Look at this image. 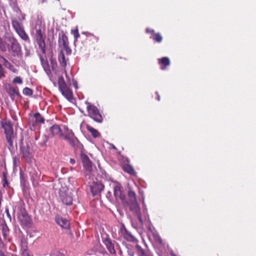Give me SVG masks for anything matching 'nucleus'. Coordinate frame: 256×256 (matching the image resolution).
Instances as JSON below:
<instances>
[{
  "mask_svg": "<svg viewBox=\"0 0 256 256\" xmlns=\"http://www.w3.org/2000/svg\"><path fill=\"white\" fill-rule=\"evenodd\" d=\"M158 100H160V96H158Z\"/></svg>",
  "mask_w": 256,
  "mask_h": 256,
  "instance_id": "13d9d810",
  "label": "nucleus"
},
{
  "mask_svg": "<svg viewBox=\"0 0 256 256\" xmlns=\"http://www.w3.org/2000/svg\"><path fill=\"white\" fill-rule=\"evenodd\" d=\"M112 148L114 150L116 149V147L113 144L112 146Z\"/></svg>",
  "mask_w": 256,
  "mask_h": 256,
  "instance_id": "864d4df0",
  "label": "nucleus"
},
{
  "mask_svg": "<svg viewBox=\"0 0 256 256\" xmlns=\"http://www.w3.org/2000/svg\"><path fill=\"white\" fill-rule=\"evenodd\" d=\"M18 35L20 37V38L25 40L27 41L29 40V38L28 35L26 32L24 28L22 29L21 30H18L16 32Z\"/></svg>",
  "mask_w": 256,
  "mask_h": 256,
  "instance_id": "c85d7f7f",
  "label": "nucleus"
},
{
  "mask_svg": "<svg viewBox=\"0 0 256 256\" xmlns=\"http://www.w3.org/2000/svg\"><path fill=\"white\" fill-rule=\"evenodd\" d=\"M119 234L124 239L128 242L134 243L138 242V240L135 236L128 231L124 226L120 228Z\"/></svg>",
  "mask_w": 256,
  "mask_h": 256,
  "instance_id": "9d476101",
  "label": "nucleus"
},
{
  "mask_svg": "<svg viewBox=\"0 0 256 256\" xmlns=\"http://www.w3.org/2000/svg\"><path fill=\"white\" fill-rule=\"evenodd\" d=\"M20 152L22 155V158H23L26 162H32L33 156L30 152V147L29 146H21L20 147Z\"/></svg>",
  "mask_w": 256,
  "mask_h": 256,
  "instance_id": "9b49d317",
  "label": "nucleus"
},
{
  "mask_svg": "<svg viewBox=\"0 0 256 256\" xmlns=\"http://www.w3.org/2000/svg\"><path fill=\"white\" fill-rule=\"evenodd\" d=\"M80 158L85 170L90 172L92 170V164L88 156L86 154L82 152L80 154Z\"/></svg>",
  "mask_w": 256,
  "mask_h": 256,
  "instance_id": "4468645a",
  "label": "nucleus"
},
{
  "mask_svg": "<svg viewBox=\"0 0 256 256\" xmlns=\"http://www.w3.org/2000/svg\"><path fill=\"white\" fill-rule=\"evenodd\" d=\"M0 48L3 52H5L6 50L5 44L1 40H0Z\"/></svg>",
  "mask_w": 256,
  "mask_h": 256,
  "instance_id": "c03bdc74",
  "label": "nucleus"
},
{
  "mask_svg": "<svg viewBox=\"0 0 256 256\" xmlns=\"http://www.w3.org/2000/svg\"><path fill=\"white\" fill-rule=\"evenodd\" d=\"M124 171L132 176H135L136 172L133 166L130 164H124L122 166Z\"/></svg>",
  "mask_w": 256,
  "mask_h": 256,
  "instance_id": "5701e85b",
  "label": "nucleus"
},
{
  "mask_svg": "<svg viewBox=\"0 0 256 256\" xmlns=\"http://www.w3.org/2000/svg\"><path fill=\"white\" fill-rule=\"evenodd\" d=\"M150 38H152L157 42H161L162 40V37L160 33H154L151 36Z\"/></svg>",
  "mask_w": 256,
  "mask_h": 256,
  "instance_id": "c756f323",
  "label": "nucleus"
},
{
  "mask_svg": "<svg viewBox=\"0 0 256 256\" xmlns=\"http://www.w3.org/2000/svg\"><path fill=\"white\" fill-rule=\"evenodd\" d=\"M12 24L16 32L24 28L22 24L16 20H12Z\"/></svg>",
  "mask_w": 256,
  "mask_h": 256,
  "instance_id": "b1692460",
  "label": "nucleus"
},
{
  "mask_svg": "<svg viewBox=\"0 0 256 256\" xmlns=\"http://www.w3.org/2000/svg\"><path fill=\"white\" fill-rule=\"evenodd\" d=\"M128 200L122 202L123 205L128 208L130 210L138 217V218L141 224H143V220L140 212V208L138 202L136 194V192L131 189H129L128 192Z\"/></svg>",
  "mask_w": 256,
  "mask_h": 256,
  "instance_id": "f257e3e1",
  "label": "nucleus"
},
{
  "mask_svg": "<svg viewBox=\"0 0 256 256\" xmlns=\"http://www.w3.org/2000/svg\"><path fill=\"white\" fill-rule=\"evenodd\" d=\"M50 132L52 136L59 134L60 136H64L62 132V130L60 126L57 124H54L50 128Z\"/></svg>",
  "mask_w": 256,
  "mask_h": 256,
  "instance_id": "aec40b11",
  "label": "nucleus"
},
{
  "mask_svg": "<svg viewBox=\"0 0 256 256\" xmlns=\"http://www.w3.org/2000/svg\"><path fill=\"white\" fill-rule=\"evenodd\" d=\"M12 82L14 84H22V78L20 76H16L13 79Z\"/></svg>",
  "mask_w": 256,
  "mask_h": 256,
  "instance_id": "79ce46f5",
  "label": "nucleus"
},
{
  "mask_svg": "<svg viewBox=\"0 0 256 256\" xmlns=\"http://www.w3.org/2000/svg\"><path fill=\"white\" fill-rule=\"evenodd\" d=\"M3 178H2V186L4 188H9V184L6 178V173L3 172Z\"/></svg>",
  "mask_w": 256,
  "mask_h": 256,
  "instance_id": "2f4dec72",
  "label": "nucleus"
},
{
  "mask_svg": "<svg viewBox=\"0 0 256 256\" xmlns=\"http://www.w3.org/2000/svg\"><path fill=\"white\" fill-rule=\"evenodd\" d=\"M1 229L2 232V236L5 240L8 239L9 234V229L7 225L4 223L1 225Z\"/></svg>",
  "mask_w": 256,
  "mask_h": 256,
  "instance_id": "bb28decb",
  "label": "nucleus"
},
{
  "mask_svg": "<svg viewBox=\"0 0 256 256\" xmlns=\"http://www.w3.org/2000/svg\"><path fill=\"white\" fill-rule=\"evenodd\" d=\"M60 198L64 204L70 206L72 204L73 198L72 194L68 190L60 192Z\"/></svg>",
  "mask_w": 256,
  "mask_h": 256,
  "instance_id": "1a4fd4ad",
  "label": "nucleus"
},
{
  "mask_svg": "<svg viewBox=\"0 0 256 256\" xmlns=\"http://www.w3.org/2000/svg\"><path fill=\"white\" fill-rule=\"evenodd\" d=\"M8 41L10 42L8 46V52L12 53L13 56H18L21 50L20 44L14 38H9Z\"/></svg>",
  "mask_w": 256,
  "mask_h": 256,
  "instance_id": "0eeeda50",
  "label": "nucleus"
},
{
  "mask_svg": "<svg viewBox=\"0 0 256 256\" xmlns=\"http://www.w3.org/2000/svg\"><path fill=\"white\" fill-rule=\"evenodd\" d=\"M50 256H64V255L60 252V250H54L52 252Z\"/></svg>",
  "mask_w": 256,
  "mask_h": 256,
  "instance_id": "e433bc0d",
  "label": "nucleus"
},
{
  "mask_svg": "<svg viewBox=\"0 0 256 256\" xmlns=\"http://www.w3.org/2000/svg\"><path fill=\"white\" fill-rule=\"evenodd\" d=\"M90 39H92V38H93L94 39H95L96 40H98V38L94 36L93 35H90Z\"/></svg>",
  "mask_w": 256,
  "mask_h": 256,
  "instance_id": "8fccbe9b",
  "label": "nucleus"
},
{
  "mask_svg": "<svg viewBox=\"0 0 256 256\" xmlns=\"http://www.w3.org/2000/svg\"><path fill=\"white\" fill-rule=\"evenodd\" d=\"M5 88L8 94L12 99L14 98L16 96H20L18 92V88L17 86H12L10 84H6L5 86Z\"/></svg>",
  "mask_w": 256,
  "mask_h": 256,
  "instance_id": "ddd939ff",
  "label": "nucleus"
},
{
  "mask_svg": "<svg viewBox=\"0 0 256 256\" xmlns=\"http://www.w3.org/2000/svg\"><path fill=\"white\" fill-rule=\"evenodd\" d=\"M44 118L38 112L33 114H30V116L29 123L33 126L38 124H44Z\"/></svg>",
  "mask_w": 256,
  "mask_h": 256,
  "instance_id": "f8f14e48",
  "label": "nucleus"
},
{
  "mask_svg": "<svg viewBox=\"0 0 256 256\" xmlns=\"http://www.w3.org/2000/svg\"><path fill=\"white\" fill-rule=\"evenodd\" d=\"M29 173L32 182L35 181L40 176V174L34 168H31Z\"/></svg>",
  "mask_w": 256,
  "mask_h": 256,
  "instance_id": "a878e982",
  "label": "nucleus"
},
{
  "mask_svg": "<svg viewBox=\"0 0 256 256\" xmlns=\"http://www.w3.org/2000/svg\"><path fill=\"white\" fill-rule=\"evenodd\" d=\"M136 254L138 256H153L152 254L146 252L144 249L142 248L140 246L136 244Z\"/></svg>",
  "mask_w": 256,
  "mask_h": 256,
  "instance_id": "412c9836",
  "label": "nucleus"
},
{
  "mask_svg": "<svg viewBox=\"0 0 256 256\" xmlns=\"http://www.w3.org/2000/svg\"><path fill=\"white\" fill-rule=\"evenodd\" d=\"M104 188V186L100 182H94L91 186V191L94 196L100 193Z\"/></svg>",
  "mask_w": 256,
  "mask_h": 256,
  "instance_id": "f3484780",
  "label": "nucleus"
},
{
  "mask_svg": "<svg viewBox=\"0 0 256 256\" xmlns=\"http://www.w3.org/2000/svg\"><path fill=\"white\" fill-rule=\"evenodd\" d=\"M72 34L74 35L75 40H77L78 38L80 37V34L78 28L72 30Z\"/></svg>",
  "mask_w": 256,
  "mask_h": 256,
  "instance_id": "a19ab883",
  "label": "nucleus"
},
{
  "mask_svg": "<svg viewBox=\"0 0 256 256\" xmlns=\"http://www.w3.org/2000/svg\"><path fill=\"white\" fill-rule=\"evenodd\" d=\"M120 248V250H119V253L120 255L122 254V250H120V248Z\"/></svg>",
  "mask_w": 256,
  "mask_h": 256,
  "instance_id": "3c124183",
  "label": "nucleus"
},
{
  "mask_svg": "<svg viewBox=\"0 0 256 256\" xmlns=\"http://www.w3.org/2000/svg\"><path fill=\"white\" fill-rule=\"evenodd\" d=\"M56 222L60 226L64 229L68 230L70 228V222L66 218H64L59 216H56L55 218Z\"/></svg>",
  "mask_w": 256,
  "mask_h": 256,
  "instance_id": "dca6fc26",
  "label": "nucleus"
},
{
  "mask_svg": "<svg viewBox=\"0 0 256 256\" xmlns=\"http://www.w3.org/2000/svg\"><path fill=\"white\" fill-rule=\"evenodd\" d=\"M22 256H31L28 248L20 250Z\"/></svg>",
  "mask_w": 256,
  "mask_h": 256,
  "instance_id": "37998d69",
  "label": "nucleus"
},
{
  "mask_svg": "<svg viewBox=\"0 0 256 256\" xmlns=\"http://www.w3.org/2000/svg\"><path fill=\"white\" fill-rule=\"evenodd\" d=\"M22 93L26 96H32L33 94V90L28 87L24 88L22 90Z\"/></svg>",
  "mask_w": 256,
  "mask_h": 256,
  "instance_id": "473e14b6",
  "label": "nucleus"
},
{
  "mask_svg": "<svg viewBox=\"0 0 256 256\" xmlns=\"http://www.w3.org/2000/svg\"><path fill=\"white\" fill-rule=\"evenodd\" d=\"M43 66H44V68H45V66H48V63L46 62V64H43Z\"/></svg>",
  "mask_w": 256,
  "mask_h": 256,
  "instance_id": "603ef678",
  "label": "nucleus"
},
{
  "mask_svg": "<svg viewBox=\"0 0 256 256\" xmlns=\"http://www.w3.org/2000/svg\"><path fill=\"white\" fill-rule=\"evenodd\" d=\"M171 254H172V256H176L175 254H172V253H171Z\"/></svg>",
  "mask_w": 256,
  "mask_h": 256,
  "instance_id": "6e6d98bb",
  "label": "nucleus"
},
{
  "mask_svg": "<svg viewBox=\"0 0 256 256\" xmlns=\"http://www.w3.org/2000/svg\"><path fill=\"white\" fill-rule=\"evenodd\" d=\"M65 52H66V54L70 55L72 53V50L70 48L69 46V44H67L66 46H62Z\"/></svg>",
  "mask_w": 256,
  "mask_h": 256,
  "instance_id": "58836bf2",
  "label": "nucleus"
},
{
  "mask_svg": "<svg viewBox=\"0 0 256 256\" xmlns=\"http://www.w3.org/2000/svg\"><path fill=\"white\" fill-rule=\"evenodd\" d=\"M65 52H66V54L70 55L72 53V50L70 48L69 46V44H67L66 46H62Z\"/></svg>",
  "mask_w": 256,
  "mask_h": 256,
  "instance_id": "ea45409f",
  "label": "nucleus"
},
{
  "mask_svg": "<svg viewBox=\"0 0 256 256\" xmlns=\"http://www.w3.org/2000/svg\"><path fill=\"white\" fill-rule=\"evenodd\" d=\"M158 63L160 66V68L162 70H165L166 66L170 65V58L168 57H163L161 58L158 59Z\"/></svg>",
  "mask_w": 256,
  "mask_h": 256,
  "instance_id": "a211bd4d",
  "label": "nucleus"
},
{
  "mask_svg": "<svg viewBox=\"0 0 256 256\" xmlns=\"http://www.w3.org/2000/svg\"><path fill=\"white\" fill-rule=\"evenodd\" d=\"M0 58L2 60L3 65L6 68H8L10 70L14 73H16L18 72V70L6 58L2 56H0Z\"/></svg>",
  "mask_w": 256,
  "mask_h": 256,
  "instance_id": "4be33fe9",
  "label": "nucleus"
},
{
  "mask_svg": "<svg viewBox=\"0 0 256 256\" xmlns=\"http://www.w3.org/2000/svg\"><path fill=\"white\" fill-rule=\"evenodd\" d=\"M50 62H51V64H52V68H54V64H56V62H54V60H50Z\"/></svg>",
  "mask_w": 256,
  "mask_h": 256,
  "instance_id": "de8ad7c7",
  "label": "nucleus"
},
{
  "mask_svg": "<svg viewBox=\"0 0 256 256\" xmlns=\"http://www.w3.org/2000/svg\"><path fill=\"white\" fill-rule=\"evenodd\" d=\"M58 88L62 94L69 101H70L73 98L72 92L66 84L62 76L58 78Z\"/></svg>",
  "mask_w": 256,
  "mask_h": 256,
  "instance_id": "39448f33",
  "label": "nucleus"
},
{
  "mask_svg": "<svg viewBox=\"0 0 256 256\" xmlns=\"http://www.w3.org/2000/svg\"><path fill=\"white\" fill-rule=\"evenodd\" d=\"M70 162L72 164H74L75 163V160L74 158H70Z\"/></svg>",
  "mask_w": 256,
  "mask_h": 256,
  "instance_id": "09e8293b",
  "label": "nucleus"
},
{
  "mask_svg": "<svg viewBox=\"0 0 256 256\" xmlns=\"http://www.w3.org/2000/svg\"><path fill=\"white\" fill-rule=\"evenodd\" d=\"M45 32L44 29L40 26L36 28L35 40L38 46L40 49L42 54L46 53V42H45Z\"/></svg>",
  "mask_w": 256,
  "mask_h": 256,
  "instance_id": "7ed1b4c3",
  "label": "nucleus"
},
{
  "mask_svg": "<svg viewBox=\"0 0 256 256\" xmlns=\"http://www.w3.org/2000/svg\"><path fill=\"white\" fill-rule=\"evenodd\" d=\"M62 136L64 139L70 138L74 137V134L71 130L66 128V134L65 136Z\"/></svg>",
  "mask_w": 256,
  "mask_h": 256,
  "instance_id": "f704fd0d",
  "label": "nucleus"
},
{
  "mask_svg": "<svg viewBox=\"0 0 256 256\" xmlns=\"http://www.w3.org/2000/svg\"><path fill=\"white\" fill-rule=\"evenodd\" d=\"M102 242L110 254L116 255V250L115 248H120L119 244L116 241L112 240L108 236L102 238Z\"/></svg>",
  "mask_w": 256,
  "mask_h": 256,
  "instance_id": "6e6552de",
  "label": "nucleus"
},
{
  "mask_svg": "<svg viewBox=\"0 0 256 256\" xmlns=\"http://www.w3.org/2000/svg\"><path fill=\"white\" fill-rule=\"evenodd\" d=\"M28 247V242L26 238L22 237L20 240V250L26 249Z\"/></svg>",
  "mask_w": 256,
  "mask_h": 256,
  "instance_id": "7c9ffc66",
  "label": "nucleus"
},
{
  "mask_svg": "<svg viewBox=\"0 0 256 256\" xmlns=\"http://www.w3.org/2000/svg\"><path fill=\"white\" fill-rule=\"evenodd\" d=\"M86 129L91 134L92 136L94 138H98L99 135L100 133L99 132L94 128L92 127L91 126L89 125L86 126Z\"/></svg>",
  "mask_w": 256,
  "mask_h": 256,
  "instance_id": "cd10ccee",
  "label": "nucleus"
},
{
  "mask_svg": "<svg viewBox=\"0 0 256 256\" xmlns=\"http://www.w3.org/2000/svg\"><path fill=\"white\" fill-rule=\"evenodd\" d=\"M58 43L59 44V46H62L64 45H66L67 44H69L68 38L65 33L62 31L59 34V37L58 40Z\"/></svg>",
  "mask_w": 256,
  "mask_h": 256,
  "instance_id": "6ab92c4d",
  "label": "nucleus"
},
{
  "mask_svg": "<svg viewBox=\"0 0 256 256\" xmlns=\"http://www.w3.org/2000/svg\"><path fill=\"white\" fill-rule=\"evenodd\" d=\"M12 162H13L14 166L15 168L17 167L19 165V164H20L19 158L16 156L13 157Z\"/></svg>",
  "mask_w": 256,
  "mask_h": 256,
  "instance_id": "4c0bfd02",
  "label": "nucleus"
},
{
  "mask_svg": "<svg viewBox=\"0 0 256 256\" xmlns=\"http://www.w3.org/2000/svg\"><path fill=\"white\" fill-rule=\"evenodd\" d=\"M85 103L86 104L88 116L95 122L101 123L103 120V118L97 107L88 101H86Z\"/></svg>",
  "mask_w": 256,
  "mask_h": 256,
  "instance_id": "20e7f679",
  "label": "nucleus"
},
{
  "mask_svg": "<svg viewBox=\"0 0 256 256\" xmlns=\"http://www.w3.org/2000/svg\"><path fill=\"white\" fill-rule=\"evenodd\" d=\"M4 76H2V73H0V79L4 77Z\"/></svg>",
  "mask_w": 256,
  "mask_h": 256,
  "instance_id": "5fc2aeb1",
  "label": "nucleus"
},
{
  "mask_svg": "<svg viewBox=\"0 0 256 256\" xmlns=\"http://www.w3.org/2000/svg\"><path fill=\"white\" fill-rule=\"evenodd\" d=\"M18 220L22 227L30 228L32 219L25 209H22L18 216Z\"/></svg>",
  "mask_w": 256,
  "mask_h": 256,
  "instance_id": "423d86ee",
  "label": "nucleus"
},
{
  "mask_svg": "<svg viewBox=\"0 0 256 256\" xmlns=\"http://www.w3.org/2000/svg\"><path fill=\"white\" fill-rule=\"evenodd\" d=\"M1 125L6 135L7 142L10 146L13 147V142L14 138V134L13 126L10 120L4 119L0 122Z\"/></svg>",
  "mask_w": 256,
  "mask_h": 256,
  "instance_id": "f03ea898",
  "label": "nucleus"
},
{
  "mask_svg": "<svg viewBox=\"0 0 256 256\" xmlns=\"http://www.w3.org/2000/svg\"><path fill=\"white\" fill-rule=\"evenodd\" d=\"M66 140H68L69 142V144L73 147H74L76 144V142L78 141V139L76 138L72 137L70 138H66Z\"/></svg>",
  "mask_w": 256,
  "mask_h": 256,
  "instance_id": "c9c22d12",
  "label": "nucleus"
},
{
  "mask_svg": "<svg viewBox=\"0 0 256 256\" xmlns=\"http://www.w3.org/2000/svg\"><path fill=\"white\" fill-rule=\"evenodd\" d=\"M58 62L62 67H66V60L64 53L61 50L58 56Z\"/></svg>",
  "mask_w": 256,
  "mask_h": 256,
  "instance_id": "393cba45",
  "label": "nucleus"
},
{
  "mask_svg": "<svg viewBox=\"0 0 256 256\" xmlns=\"http://www.w3.org/2000/svg\"><path fill=\"white\" fill-rule=\"evenodd\" d=\"M131 256H134V254L132 253V254H130Z\"/></svg>",
  "mask_w": 256,
  "mask_h": 256,
  "instance_id": "4d7b16f0",
  "label": "nucleus"
},
{
  "mask_svg": "<svg viewBox=\"0 0 256 256\" xmlns=\"http://www.w3.org/2000/svg\"><path fill=\"white\" fill-rule=\"evenodd\" d=\"M146 32L147 33L151 34H152V35L155 33L154 30H150L149 28H146Z\"/></svg>",
  "mask_w": 256,
  "mask_h": 256,
  "instance_id": "49530a36",
  "label": "nucleus"
},
{
  "mask_svg": "<svg viewBox=\"0 0 256 256\" xmlns=\"http://www.w3.org/2000/svg\"><path fill=\"white\" fill-rule=\"evenodd\" d=\"M155 242L160 246H164L165 242H164L162 239L158 235H156L154 236Z\"/></svg>",
  "mask_w": 256,
  "mask_h": 256,
  "instance_id": "72a5a7b5",
  "label": "nucleus"
},
{
  "mask_svg": "<svg viewBox=\"0 0 256 256\" xmlns=\"http://www.w3.org/2000/svg\"><path fill=\"white\" fill-rule=\"evenodd\" d=\"M122 187L119 185L116 186L114 188V195L116 200H120L122 202L124 200V194H123Z\"/></svg>",
  "mask_w": 256,
  "mask_h": 256,
  "instance_id": "2eb2a0df",
  "label": "nucleus"
},
{
  "mask_svg": "<svg viewBox=\"0 0 256 256\" xmlns=\"http://www.w3.org/2000/svg\"><path fill=\"white\" fill-rule=\"evenodd\" d=\"M4 69L2 66V64H0V73H2V76H5Z\"/></svg>",
  "mask_w": 256,
  "mask_h": 256,
  "instance_id": "a18cd8bd",
  "label": "nucleus"
}]
</instances>
